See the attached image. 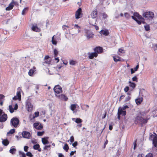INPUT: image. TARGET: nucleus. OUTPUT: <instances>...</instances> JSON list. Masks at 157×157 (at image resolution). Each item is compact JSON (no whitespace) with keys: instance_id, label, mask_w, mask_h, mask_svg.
I'll use <instances>...</instances> for the list:
<instances>
[{"instance_id":"obj_29","label":"nucleus","mask_w":157,"mask_h":157,"mask_svg":"<svg viewBox=\"0 0 157 157\" xmlns=\"http://www.w3.org/2000/svg\"><path fill=\"white\" fill-rule=\"evenodd\" d=\"M10 112L11 113H13L14 111V109L12 106V105H10L9 107Z\"/></svg>"},{"instance_id":"obj_40","label":"nucleus","mask_w":157,"mask_h":157,"mask_svg":"<svg viewBox=\"0 0 157 157\" xmlns=\"http://www.w3.org/2000/svg\"><path fill=\"white\" fill-rule=\"evenodd\" d=\"M128 107L127 105H125L122 108L120 107L119 109H121L123 110H124L125 109H126L128 108Z\"/></svg>"},{"instance_id":"obj_26","label":"nucleus","mask_w":157,"mask_h":157,"mask_svg":"<svg viewBox=\"0 0 157 157\" xmlns=\"http://www.w3.org/2000/svg\"><path fill=\"white\" fill-rule=\"evenodd\" d=\"M9 142L7 139L3 140L2 143L5 146H6L9 144Z\"/></svg>"},{"instance_id":"obj_8","label":"nucleus","mask_w":157,"mask_h":157,"mask_svg":"<svg viewBox=\"0 0 157 157\" xmlns=\"http://www.w3.org/2000/svg\"><path fill=\"white\" fill-rule=\"evenodd\" d=\"M33 126L37 129L40 130L42 129V125L39 123H35L33 124Z\"/></svg>"},{"instance_id":"obj_55","label":"nucleus","mask_w":157,"mask_h":157,"mask_svg":"<svg viewBox=\"0 0 157 157\" xmlns=\"http://www.w3.org/2000/svg\"><path fill=\"white\" fill-rule=\"evenodd\" d=\"M132 79L133 81H136V82L137 81V78L136 76H134L132 78Z\"/></svg>"},{"instance_id":"obj_52","label":"nucleus","mask_w":157,"mask_h":157,"mask_svg":"<svg viewBox=\"0 0 157 157\" xmlns=\"http://www.w3.org/2000/svg\"><path fill=\"white\" fill-rule=\"evenodd\" d=\"M139 14L138 13H134V15L135 16V17H137V18L139 17Z\"/></svg>"},{"instance_id":"obj_51","label":"nucleus","mask_w":157,"mask_h":157,"mask_svg":"<svg viewBox=\"0 0 157 157\" xmlns=\"http://www.w3.org/2000/svg\"><path fill=\"white\" fill-rule=\"evenodd\" d=\"M131 97L128 96L127 97H126L125 99V101H129V100L130 99Z\"/></svg>"},{"instance_id":"obj_24","label":"nucleus","mask_w":157,"mask_h":157,"mask_svg":"<svg viewBox=\"0 0 157 157\" xmlns=\"http://www.w3.org/2000/svg\"><path fill=\"white\" fill-rule=\"evenodd\" d=\"M55 36L54 35L53 36L52 38V44L54 45H56L57 43L56 39L55 38H54Z\"/></svg>"},{"instance_id":"obj_53","label":"nucleus","mask_w":157,"mask_h":157,"mask_svg":"<svg viewBox=\"0 0 157 157\" xmlns=\"http://www.w3.org/2000/svg\"><path fill=\"white\" fill-rule=\"evenodd\" d=\"M77 145L78 142L77 141H75L74 143L72 144V146L74 147H75Z\"/></svg>"},{"instance_id":"obj_43","label":"nucleus","mask_w":157,"mask_h":157,"mask_svg":"<svg viewBox=\"0 0 157 157\" xmlns=\"http://www.w3.org/2000/svg\"><path fill=\"white\" fill-rule=\"evenodd\" d=\"M28 9L27 8H25L22 10V15H24L25 14V12Z\"/></svg>"},{"instance_id":"obj_54","label":"nucleus","mask_w":157,"mask_h":157,"mask_svg":"<svg viewBox=\"0 0 157 157\" xmlns=\"http://www.w3.org/2000/svg\"><path fill=\"white\" fill-rule=\"evenodd\" d=\"M102 16L104 18H106L108 17L107 15L105 13H103Z\"/></svg>"},{"instance_id":"obj_31","label":"nucleus","mask_w":157,"mask_h":157,"mask_svg":"<svg viewBox=\"0 0 157 157\" xmlns=\"http://www.w3.org/2000/svg\"><path fill=\"white\" fill-rule=\"evenodd\" d=\"M63 149L64 150H65L67 152L68 151V149H69V147L68 145L67 144H66L63 147Z\"/></svg>"},{"instance_id":"obj_47","label":"nucleus","mask_w":157,"mask_h":157,"mask_svg":"<svg viewBox=\"0 0 157 157\" xmlns=\"http://www.w3.org/2000/svg\"><path fill=\"white\" fill-rule=\"evenodd\" d=\"M145 157H153V155L152 153H150L148 154Z\"/></svg>"},{"instance_id":"obj_3","label":"nucleus","mask_w":157,"mask_h":157,"mask_svg":"<svg viewBox=\"0 0 157 157\" xmlns=\"http://www.w3.org/2000/svg\"><path fill=\"white\" fill-rule=\"evenodd\" d=\"M84 36L86 37L87 40H89L93 38L94 36V35L93 32L90 30L85 29V30Z\"/></svg>"},{"instance_id":"obj_48","label":"nucleus","mask_w":157,"mask_h":157,"mask_svg":"<svg viewBox=\"0 0 157 157\" xmlns=\"http://www.w3.org/2000/svg\"><path fill=\"white\" fill-rule=\"evenodd\" d=\"M129 90V87L128 86H126L124 88V91L125 92H127Z\"/></svg>"},{"instance_id":"obj_56","label":"nucleus","mask_w":157,"mask_h":157,"mask_svg":"<svg viewBox=\"0 0 157 157\" xmlns=\"http://www.w3.org/2000/svg\"><path fill=\"white\" fill-rule=\"evenodd\" d=\"M74 28L76 29H79L80 28V27L78 25L75 24L74 25Z\"/></svg>"},{"instance_id":"obj_18","label":"nucleus","mask_w":157,"mask_h":157,"mask_svg":"<svg viewBox=\"0 0 157 157\" xmlns=\"http://www.w3.org/2000/svg\"><path fill=\"white\" fill-rule=\"evenodd\" d=\"M32 29L33 31L36 32H39L40 31V29L36 25H33Z\"/></svg>"},{"instance_id":"obj_42","label":"nucleus","mask_w":157,"mask_h":157,"mask_svg":"<svg viewBox=\"0 0 157 157\" xmlns=\"http://www.w3.org/2000/svg\"><path fill=\"white\" fill-rule=\"evenodd\" d=\"M70 64L71 65H75V61L73 60H71L70 62Z\"/></svg>"},{"instance_id":"obj_64","label":"nucleus","mask_w":157,"mask_h":157,"mask_svg":"<svg viewBox=\"0 0 157 157\" xmlns=\"http://www.w3.org/2000/svg\"><path fill=\"white\" fill-rule=\"evenodd\" d=\"M58 156L59 157H63L64 156L62 154L59 153Z\"/></svg>"},{"instance_id":"obj_30","label":"nucleus","mask_w":157,"mask_h":157,"mask_svg":"<svg viewBox=\"0 0 157 157\" xmlns=\"http://www.w3.org/2000/svg\"><path fill=\"white\" fill-rule=\"evenodd\" d=\"M19 155H21V157H26L25 154L23 152L19 151Z\"/></svg>"},{"instance_id":"obj_20","label":"nucleus","mask_w":157,"mask_h":157,"mask_svg":"<svg viewBox=\"0 0 157 157\" xmlns=\"http://www.w3.org/2000/svg\"><path fill=\"white\" fill-rule=\"evenodd\" d=\"M118 112H119V113L120 115H121L122 116H125L126 114V111L122 110L120 109H118Z\"/></svg>"},{"instance_id":"obj_1","label":"nucleus","mask_w":157,"mask_h":157,"mask_svg":"<svg viewBox=\"0 0 157 157\" xmlns=\"http://www.w3.org/2000/svg\"><path fill=\"white\" fill-rule=\"evenodd\" d=\"M155 135L151 134L150 135L149 139L152 141L153 145L155 147L153 148V150H155L156 152L157 151V135L154 133Z\"/></svg>"},{"instance_id":"obj_11","label":"nucleus","mask_w":157,"mask_h":157,"mask_svg":"<svg viewBox=\"0 0 157 157\" xmlns=\"http://www.w3.org/2000/svg\"><path fill=\"white\" fill-rule=\"evenodd\" d=\"M56 96L59 99L61 100L66 101L68 99L67 98L65 95L63 94H61L60 95Z\"/></svg>"},{"instance_id":"obj_21","label":"nucleus","mask_w":157,"mask_h":157,"mask_svg":"<svg viewBox=\"0 0 157 157\" xmlns=\"http://www.w3.org/2000/svg\"><path fill=\"white\" fill-rule=\"evenodd\" d=\"M142 101L143 98H139L136 99L135 100L136 103L137 105L140 104L141 103V102Z\"/></svg>"},{"instance_id":"obj_34","label":"nucleus","mask_w":157,"mask_h":157,"mask_svg":"<svg viewBox=\"0 0 157 157\" xmlns=\"http://www.w3.org/2000/svg\"><path fill=\"white\" fill-rule=\"evenodd\" d=\"M124 16L127 19H129L130 18V14L127 13H124Z\"/></svg>"},{"instance_id":"obj_23","label":"nucleus","mask_w":157,"mask_h":157,"mask_svg":"<svg viewBox=\"0 0 157 157\" xmlns=\"http://www.w3.org/2000/svg\"><path fill=\"white\" fill-rule=\"evenodd\" d=\"M120 58V57L118 56H114L113 57V60L115 62L120 61L121 60Z\"/></svg>"},{"instance_id":"obj_63","label":"nucleus","mask_w":157,"mask_h":157,"mask_svg":"<svg viewBox=\"0 0 157 157\" xmlns=\"http://www.w3.org/2000/svg\"><path fill=\"white\" fill-rule=\"evenodd\" d=\"M49 58V56H45L44 58V60H46Z\"/></svg>"},{"instance_id":"obj_9","label":"nucleus","mask_w":157,"mask_h":157,"mask_svg":"<svg viewBox=\"0 0 157 157\" xmlns=\"http://www.w3.org/2000/svg\"><path fill=\"white\" fill-rule=\"evenodd\" d=\"M7 119V116L5 113L3 114L0 116V122H4L6 121Z\"/></svg>"},{"instance_id":"obj_10","label":"nucleus","mask_w":157,"mask_h":157,"mask_svg":"<svg viewBox=\"0 0 157 157\" xmlns=\"http://www.w3.org/2000/svg\"><path fill=\"white\" fill-rule=\"evenodd\" d=\"M23 137L24 138L29 139L31 135L29 132L26 131H23L22 133Z\"/></svg>"},{"instance_id":"obj_59","label":"nucleus","mask_w":157,"mask_h":157,"mask_svg":"<svg viewBox=\"0 0 157 157\" xmlns=\"http://www.w3.org/2000/svg\"><path fill=\"white\" fill-rule=\"evenodd\" d=\"M137 157H144V154H139Z\"/></svg>"},{"instance_id":"obj_41","label":"nucleus","mask_w":157,"mask_h":157,"mask_svg":"<svg viewBox=\"0 0 157 157\" xmlns=\"http://www.w3.org/2000/svg\"><path fill=\"white\" fill-rule=\"evenodd\" d=\"M54 53L55 55V56L56 57L57 55L58 52L57 50L56 49H55L54 51Z\"/></svg>"},{"instance_id":"obj_39","label":"nucleus","mask_w":157,"mask_h":157,"mask_svg":"<svg viewBox=\"0 0 157 157\" xmlns=\"http://www.w3.org/2000/svg\"><path fill=\"white\" fill-rule=\"evenodd\" d=\"M144 28L145 30L147 31H149L150 29V27L149 25H146L144 26Z\"/></svg>"},{"instance_id":"obj_16","label":"nucleus","mask_w":157,"mask_h":157,"mask_svg":"<svg viewBox=\"0 0 157 157\" xmlns=\"http://www.w3.org/2000/svg\"><path fill=\"white\" fill-rule=\"evenodd\" d=\"M97 10H95L91 13V17L93 18H95L97 17Z\"/></svg>"},{"instance_id":"obj_25","label":"nucleus","mask_w":157,"mask_h":157,"mask_svg":"<svg viewBox=\"0 0 157 157\" xmlns=\"http://www.w3.org/2000/svg\"><path fill=\"white\" fill-rule=\"evenodd\" d=\"M17 150L14 148H11L9 150V152L13 155L15 154Z\"/></svg>"},{"instance_id":"obj_12","label":"nucleus","mask_w":157,"mask_h":157,"mask_svg":"<svg viewBox=\"0 0 157 157\" xmlns=\"http://www.w3.org/2000/svg\"><path fill=\"white\" fill-rule=\"evenodd\" d=\"M88 55H89V58L90 59H92L94 58V57H96L97 56L98 54L96 52L93 53H88Z\"/></svg>"},{"instance_id":"obj_35","label":"nucleus","mask_w":157,"mask_h":157,"mask_svg":"<svg viewBox=\"0 0 157 157\" xmlns=\"http://www.w3.org/2000/svg\"><path fill=\"white\" fill-rule=\"evenodd\" d=\"M15 129H11L8 132H7V134H13L15 132Z\"/></svg>"},{"instance_id":"obj_7","label":"nucleus","mask_w":157,"mask_h":157,"mask_svg":"<svg viewBox=\"0 0 157 157\" xmlns=\"http://www.w3.org/2000/svg\"><path fill=\"white\" fill-rule=\"evenodd\" d=\"M54 90L55 93L57 94H59L62 92V88L58 85L54 87Z\"/></svg>"},{"instance_id":"obj_19","label":"nucleus","mask_w":157,"mask_h":157,"mask_svg":"<svg viewBox=\"0 0 157 157\" xmlns=\"http://www.w3.org/2000/svg\"><path fill=\"white\" fill-rule=\"evenodd\" d=\"M27 105L28 107V111L29 112H31L33 110V105L29 103H27Z\"/></svg>"},{"instance_id":"obj_46","label":"nucleus","mask_w":157,"mask_h":157,"mask_svg":"<svg viewBox=\"0 0 157 157\" xmlns=\"http://www.w3.org/2000/svg\"><path fill=\"white\" fill-rule=\"evenodd\" d=\"M71 143L73 142L74 141V139L73 136H72L71 137L70 140Z\"/></svg>"},{"instance_id":"obj_36","label":"nucleus","mask_w":157,"mask_h":157,"mask_svg":"<svg viewBox=\"0 0 157 157\" xmlns=\"http://www.w3.org/2000/svg\"><path fill=\"white\" fill-rule=\"evenodd\" d=\"M34 71L32 69H31L28 72V74L29 75L32 76L33 75V74L34 72Z\"/></svg>"},{"instance_id":"obj_5","label":"nucleus","mask_w":157,"mask_h":157,"mask_svg":"<svg viewBox=\"0 0 157 157\" xmlns=\"http://www.w3.org/2000/svg\"><path fill=\"white\" fill-rule=\"evenodd\" d=\"M143 16L147 19H152L154 16V14L152 12H148L144 13Z\"/></svg>"},{"instance_id":"obj_14","label":"nucleus","mask_w":157,"mask_h":157,"mask_svg":"<svg viewBox=\"0 0 157 157\" xmlns=\"http://www.w3.org/2000/svg\"><path fill=\"white\" fill-rule=\"evenodd\" d=\"M49 137H47L42 139V142L44 145H45L49 143V142L48 140Z\"/></svg>"},{"instance_id":"obj_32","label":"nucleus","mask_w":157,"mask_h":157,"mask_svg":"<svg viewBox=\"0 0 157 157\" xmlns=\"http://www.w3.org/2000/svg\"><path fill=\"white\" fill-rule=\"evenodd\" d=\"M16 96L17 97V98H18L19 100H21V92L20 91H17Z\"/></svg>"},{"instance_id":"obj_61","label":"nucleus","mask_w":157,"mask_h":157,"mask_svg":"<svg viewBox=\"0 0 157 157\" xmlns=\"http://www.w3.org/2000/svg\"><path fill=\"white\" fill-rule=\"evenodd\" d=\"M75 152L76 151H71L70 153V156H71L72 155H73Z\"/></svg>"},{"instance_id":"obj_4","label":"nucleus","mask_w":157,"mask_h":157,"mask_svg":"<svg viewBox=\"0 0 157 157\" xmlns=\"http://www.w3.org/2000/svg\"><path fill=\"white\" fill-rule=\"evenodd\" d=\"M19 119L16 117H14L11 119L10 123L12 126L15 128H17L19 124Z\"/></svg>"},{"instance_id":"obj_57","label":"nucleus","mask_w":157,"mask_h":157,"mask_svg":"<svg viewBox=\"0 0 157 157\" xmlns=\"http://www.w3.org/2000/svg\"><path fill=\"white\" fill-rule=\"evenodd\" d=\"M18 105L16 103L15 105V106H14V110H17V109H18Z\"/></svg>"},{"instance_id":"obj_37","label":"nucleus","mask_w":157,"mask_h":157,"mask_svg":"<svg viewBox=\"0 0 157 157\" xmlns=\"http://www.w3.org/2000/svg\"><path fill=\"white\" fill-rule=\"evenodd\" d=\"M26 155L27 156L29 157H32L33 156V155L32 153L29 151L27 152Z\"/></svg>"},{"instance_id":"obj_28","label":"nucleus","mask_w":157,"mask_h":157,"mask_svg":"<svg viewBox=\"0 0 157 157\" xmlns=\"http://www.w3.org/2000/svg\"><path fill=\"white\" fill-rule=\"evenodd\" d=\"M129 86L132 87L133 89H134L136 87V85L133 82H132L131 81L129 82Z\"/></svg>"},{"instance_id":"obj_58","label":"nucleus","mask_w":157,"mask_h":157,"mask_svg":"<svg viewBox=\"0 0 157 157\" xmlns=\"http://www.w3.org/2000/svg\"><path fill=\"white\" fill-rule=\"evenodd\" d=\"M139 64H138L136 66V67L135 68H134V70L135 71H137V69L139 68Z\"/></svg>"},{"instance_id":"obj_15","label":"nucleus","mask_w":157,"mask_h":157,"mask_svg":"<svg viewBox=\"0 0 157 157\" xmlns=\"http://www.w3.org/2000/svg\"><path fill=\"white\" fill-rule=\"evenodd\" d=\"M99 33L101 34H103L105 36H108L109 34V32L107 29L105 30H101L100 31Z\"/></svg>"},{"instance_id":"obj_38","label":"nucleus","mask_w":157,"mask_h":157,"mask_svg":"<svg viewBox=\"0 0 157 157\" xmlns=\"http://www.w3.org/2000/svg\"><path fill=\"white\" fill-rule=\"evenodd\" d=\"M44 133V132H38L37 133V135L38 136H41L43 135Z\"/></svg>"},{"instance_id":"obj_45","label":"nucleus","mask_w":157,"mask_h":157,"mask_svg":"<svg viewBox=\"0 0 157 157\" xmlns=\"http://www.w3.org/2000/svg\"><path fill=\"white\" fill-rule=\"evenodd\" d=\"M39 112H37L35 113V116L33 117V118H35L38 117L39 115Z\"/></svg>"},{"instance_id":"obj_62","label":"nucleus","mask_w":157,"mask_h":157,"mask_svg":"<svg viewBox=\"0 0 157 157\" xmlns=\"http://www.w3.org/2000/svg\"><path fill=\"white\" fill-rule=\"evenodd\" d=\"M139 25H140L141 24V22L140 21H139L137 19H136V21H135Z\"/></svg>"},{"instance_id":"obj_60","label":"nucleus","mask_w":157,"mask_h":157,"mask_svg":"<svg viewBox=\"0 0 157 157\" xmlns=\"http://www.w3.org/2000/svg\"><path fill=\"white\" fill-rule=\"evenodd\" d=\"M4 113H5L3 112V110L0 109V116H1Z\"/></svg>"},{"instance_id":"obj_49","label":"nucleus","mask_w":157,"mask_h":157,"mask_svg":"<svg viewBox=\"0 0 157 157\" xmlns=\"http://www.w3.org/2000/svg\"><path fill=\"white\" fill-rule=\"evenodd\" d=\"M43 64L44 65H45V64H49L50 63L49 61H46V60H44V61L42 62Z\"/></svg>"},{"instance_id":"obj_2","label":"nucleus","mask_w":157,"mask_h":157,"mask_svg":"<svg viewBox=\"0 0 157 157\" xmlns=\"http://www.w3.org/2000/svg\"><path fill=\"white\" fill-rule=\"evenodd\" d=\"M147 119H144L141 117L137 116L135 118L134 123L136 124L138 123L143 124L147 123Z\"/></svg>"},{"instance_id":"obj_50","label":"nucleus","mask_w":157,"mask_h":157,"mask_svg":"<svg viewBox=\"0 0 157 157\" xmlns=\"http://www.w3.org/2000/svg\"><path fill=\"white\" fill-rule=\"evenodd\" d=\"M29 148L28 146H25L24 147V150L25 151L27 152Z\"/></svg>"},{"instance_id":"obj_27","label":"nucleus","mask_w":157,"mask_h":157,"mask_svg":"<svg viewBox=\"0 0 157 157\" xmlns=\"http://www.w3.org/2000/svg\"><path fill=\"white\" fill-rule=\"evenodd\" d=\"M77 104H71V109L72 111L75 110V109L76 108Z\"/></svg>"},{"instance_id":"obj_33","label":"nucleus","mask_w":157,"mask_h":157,"mask_svg":"<svg viewBox=\"0 0 157 157\" xmlns=\"http://www.w3.org/2000/svg\"><path fill=\"white\" fill-rule=\"evenodd\" d=\"M75 121L77 123L79 124L82 122V120L79 118H77L76 119Z\"/></svg>"},{"instance_id":"obj_17","label":"nucleus","mask_w":157,"mask_h":157,"mask_svg":"<svg viewBox=\"0 0 157 157\" xmlns=\"http://www.w3.org/2000/svg\"><path fill=\"white\" fill-rule=\"evenodd\" d=\"M40 146L39 144H35L33 146V148L34 149L37 150L39 151L40 152L41 151V148H40Z\"/></svg>"},{"instance_id":"obj_13","label":"nucleus","mask_w":157,"mask_h":157,"mask_svg":"<svg viewBox=\"0 0 157 157\" xmlns=\"http://www.w3.org/2000/svg\"><path fill=\"white\" fill-rule=\"evenodd\" d=\"M102 48L101 47H97L94 49V52L97 53H101L102 52Z\"/></svg>"},{"instance_id":"obj_22","label":"nucleus","mask_w":157,"mask_h":157,"mask_svg":"<svg viewBox=\"0 0 157 157\" xmlns=\"http://www.w3.org/2000/svg\"><path fill=\"white\" fill-rule=\"evenodd\" d=\"M13 7V5L12 3H10L9 6L7 7L6 10H10L12 9Z\"/></svg>"},{"instance_id":"obj_44","label":"nucleus","mask_w":157,"mask_h":157,"mask_svg":"<svg viewBox=\"0 0 157 157\" xmlns=\"http://www.w3.org/2000/svg\"><path fill=\"white\" fill-rule=\"evenodd\" d=\"M51 146V145H45L44 147V150H47L48 148L50 147Z\"/></svg>"},{"instance_id":"obj_6","label":"nucleus","mask_w":157,"mask_h":157,"mask_svg":"<svg viewBox=\"0 0 157 157\" xmlns=\"http://www.w3.org/2000/svg\"><path fill=\"white\" fill-rule=\"evenodd\" d=\"M75 16V18L77 19L81 18L82 16V9L81 8H79V9L76 11Z\"/></svg>"}]
</instances>
